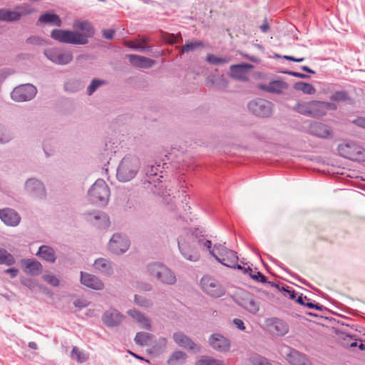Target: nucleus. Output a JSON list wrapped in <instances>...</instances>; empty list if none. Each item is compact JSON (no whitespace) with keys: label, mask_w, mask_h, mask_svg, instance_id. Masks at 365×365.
I'll use <instances>...</instances> for the list:
<instances>
[{"label":"nucleus","mask_w":365,"mask_h":365,"mask_svg":"<svg viewBox=\"0 0 365 365\" xmlns=\"http://www.w3.org/2000/svg\"><path fill=\"white\" fill-rule=\"evenodd\" d=\"M128 352L130 355H132L133 356H134L135 358H136V359H139V360H140V361H146L147 363H150L149 360L145 359L144 357H143V356H140V355H138V354H135V353H134V352H133V351H128Z\"/></svg>","instance_id":"62"},{"label":"nucleus","mask_w":365,"mask_h":365,"mask_svg":"<svg viewBox=\"0 0 365 365\" xmlns=\"http://www.w3.org/2000/svg\"><path fill=\"white\" fill-rule=\"evenodd\" d=\"M248 274H250L251 278H252L255 280H257V281H259V282H266L265 277L262 274L259 272H257L255 274H252V272H248Z\"/></svg>","instance_id":"53"},{"label":"nucleus","mask_w":365,"mask_h":365,"mask_svg":"<svg viewBox=\"0 0 365 365\" xmlns=\"http://www.w3.org/2000/svg\"><path fill=\"white\" fill-rule=\"evenodd\" d=\"M331 99L335 101H344L346 99V93L344 91L336 92L332 95Z\"/></svg>","instance_id":"51"},{"label":"nucleus","mask_w":365,"mask_h":365,"mask_svg":"<svg viewBox=\"0 0 365 365\" xmlns=\"http://www.w3.org/2000/svg\"><path fill=\"white\" fill-rule=\"evenodd\" d=\"M252 68V65L242 63L230 66V76L233 78L247 81L248 71Z\"/></svg>","instance_id":"16"},{"label":"nucleus","mask_w":365,"mask_h":365,"mask_svg":"<svg viewBox=\"0 0 365 365\" xmlns=\"http://www.w3.org/2000/svg\"><path fill=\"white\" fill-rule=\"evenodd\" d=\"M163 39L169 43H175L178 42L177 37L174 34H165Z\"/></svg>","instance_id":"54"},{"label":"nucleus","mask_w":365,"mask_h":365,"mask_svg":"<svg viewBox=\"0 0 365 365\" xmlns=\"http://www.w3.org/2000/svg\"><path fill=\"white\" fill-rule=\"evenodd\" d=\"M334 108L333 104L319 101H298L293 107V110L298 113L312 118L322 117L329 109Z\"/></svg>","instance_id":"2"},{"label":"nucleus","mask_w":365,"mask_h":365,"mask_svg":"<svg viewBox=\"0 0 365 365\" xmlns=\"http://www.w3.org/2000/svg\"><path fill=\"white\" fill-rule=\"evenodd\" d=\"M125 45L129 48H132L134 49H140L142 51H150L151 50V47H149V46L146 47V46H140V44H138V43H136L133 41H125Z\"/></svg>","instance_id":"45"},{"label":"nucleus","mask_w":365,"mask_h":365,"mask_svg":"<svg viewBox=\"0 0 365 365\" xmlns=\"http://www.w3.org/2000/svg\"><path fill=\"white\" fill-rule=\"evenodd\" d=\"M309 133L322 138H329L332 135L331 129L327 125L319 122H314L310 124Z\"/></svg>","instance_id":"15"},{"label":"nucleus","mask_w":365,"mask_h":365,"mask_svg":"<svg viewBox=\"0 0 365 365\" xmlns=\"http://www.w3.org/2000/svg\"><path fill=\"white\" fill-rule=\"evenodd\" d=\"M284 58L291 61H294V62H302L304 60V58H295L292 56H284Z\"/></svg>","instance_id":"59"},{"label":"nucleus","mask_w":365,"mask_h":365,"mask_svg":"<svg viewBox=\"0 0 365 365\" xmlns=\"http://www.w3.org/2000/svg\"><path fill=\"white\" fill-rule=\"evenodd\" d=\"M249 110L255 115L265 118L272 113V103L264 99H257L248 103Z\"/></svg>","instance_id":"10"},{"label":"nucleus","mask_w":365,"mask_h":365,"mask_svg":"<svg viewBox=\"0 0 365 365\" xmlns=\"http://www.w3.org/2000/svg\"><path fill=\"white\" fill-rule=\"evenodd\" d=\"M147 269L150 276L161 284L172 285L177 281L174 272L162 263L151 262L148 264Z\"/></svg>","instance_id":"3"},{"label":"nucleus","mask_w":365,"mask_h":365,"mask_svg":"<svg viewBox=\"0 0 365 365\" xmlns=\"http://www.w3.org/2000/svg\"><path fill=\"white\" fill-rule=\"evenodd\" d=\"M81 282L83 285L93 289L100 290L104 287L102 281L98 277L83 272H81Z\"/></svg>","instance_id":"18"},{"label":"nucleus","mask_w":365,"mask_h":365,"mask_svg":"<svg viewBox=\"0 0 365 365\" xmlns=\"http://www.w3.org/2000/svg\"><path fill=\"white\" fill-rule=\"evenodd\" d=\"M5 272L9 274L12 278H14L18 274V269L15 268H9L6 269Z\"/></svg>","instance_id":"58"},{"label":"nucleus","mask_w":365,"mask_h":365,"mask_svg":"<svg viewBox=\"0 0 365 365\" xmlns=\"http://www.w3.org/2000/svg\"><path fill=\"white\" fill-rule=\"evenodd\" d=\"M338 152L341 156L349 160L365 161V150L355 143L340 144Z\"/></svg>","instance_id":"5"},{"label":"nucleus","mask_w":365,"mask_h":365,"mask_svg":"<svg viewBox=\"0 0 365 365\" xmlns=\"http://www.w3.org/2000/svg\"><path fill=\"white\" fill-rule=\"evenodd\" d=\"M0 218L6 225L16 226L20 222L19 215L11 209L0 210Z\"/></svg>","instance_id":"19"},{"label":"nucleus","mask_w":365,"mask_h":365,"mask_svg":"<svg viewBox=\"0 0 365 365\" xmlns=\"http://www.w3.org/2000/svg\"><path fill=\"white\" fill-rule=\"evenodd\" d=\"M165 345L166 344H155L150 349H148V351L150 354L156 357L164 351Z\"/></svg>","instance_id":"40"},{"label":"nucleus","mask_w":365,"mask_h":365,"mask_svg":"<svg viewBox=\"0 0 365 365\" xmlns=\"http://www.w3.org/2000/svg\"><path fill=\"white\" fill-rule=\"evenodd\" d=\"M200 286L204 292L212 297H220L225 294V289L213 277L206 275L200 280Z\"/></svg>","instance_id":"7"},{"label":"nucleus","mask_w":365,"mask_h":365,"mask_svg":"<svg viewBox=\"0 0 365 365\" xmlns=\"http://www.w3.org/2000/svg\"><path fill=\"white\" fill-rule=\"evenodd\" d=\"M140 168V160L135 157H125L117 170V178L121 182H128L134 178Z\"/></svg>","instance_id":"4"},{"label":"nucleus","mask_w":365,"mask_h":365,"mask_svg":"<svg viewBox=\"0 0 365 365\" xmlns=\"http://www.w3.org/2000/svg\"><path fill=\"white\" fill-rule=\"evenodd\" d=\"M294 88L297 91H302L304 93L309 95L314 94L316 92V89L312 84L304 82L297 83L294 85Z\"/></svg>","instance_id":"35"},{"label":"nucleus","mask_w":365,"mask_h":365,"mask_svg":"<svg viewBox=\"0 0 365 365\" xmlns=\"http://www.w3.org/2000/svg\"><path fill=\"white\" fill-rule=\"evenodd\" d=\"M51 36L55 40L66 43L78 44L84 41L76 31H72L55 29L51 32Z\"/></svg>","instance_id":"9"},{"label":"nucleus","mask_w":365,"mask_h":365,"mask_svg":"<svg viewBox=\"0 0 365 365\" xmlns=\"http://www.w3.org/2000/svg\"><path fill=\"white\" fill-rule=\"evenodd\" d=\"M104 81L94 79L92 81L91 83L88 88V95H91L100 86L103 85Z\"/></svg>","instance_id":"47"},{"label":"nucleus","mask_w":365,"mask_h":365,"mask_svg":"<svg viewBox=\"0 0 365 365\" xmlns=\"http://www.w3.org/2000/svg\"><path fill=\"white\" fill-rule=\"evenodd\" d=\"M93 225L99 228H107L110 225L109 218L104 214H99L94 217Z\"/></svg>","instance_id":"34"},{"label":"nucleus","mask_w":365,"mask_h":365,"mask_svg":"<svg viewBox=\"0 0 365 365\" xmlns=\"http://www.w3.org/2000/svg\"><path fill=\"white\" fill-rule=\"evenodd\" d=\"M173 339L175 342H187L188 341V338L182 332L175 333Z\"/></svg>","instance_id":"52"},{"label":"nucleus","mask_w":365,"mask_h":365,"mask_svg":"<svg viewBox=\"0 0 365 365\" xmlns=\"http://www.w3.org/2000/svg\"><path fill=\"white\" fill-rule=\"evenodd\" d=\"M304 306L309 307V308H311V309H318V310H320L321 309V306L320 305H318V304H314L312 302H305Z\"/></svg>","instance_id":"63"},{"label":"nucleus","mask_w":365,"mask_h":365,"mask_svg":"<svg viewBox=\"0 0 365 365\" xmlns=\"http://www.w3.org/2000/svg\"><path fill=\"white\" fill-rule=\"evenodd\" d=\"M73 27L74 29L81 31L77 32V34L83 38V43H78L79 45L86 44L88 41V38L91 37L94 33V30L91 23L88 21H76L73 23Z\"/></svg>","instance_id":"13"},{"label":"nucleus","mask_w":365,"mask_h":365,"mask_svg":"<svg viewBox=\"0 0 365 365\" xmlns=\"http://www.w3.org/2000/svg\"><path fill=\"white\" fill-rule=\"evenodd\" d=\"M354 122L357 125L362 127V128H365V118H358Z\"/></svg>","instance_id":"61"},{"label":"nucleus","mask_w":365,"mask_h":365,"mask_svg":"<svg viewBox=\"0 0 365 365\" xmlns=\"http://www.w3.org/2000/svg\"><path fill=\"white\" fill-rule=\"evenodd\" d=\"M178 247L182 255L191 261H197L200 257V250L207 248L210 254L222 264L235 268L238 257L237 253L222 244H215L212 248L210 240H206L203 235L198 232H184L178 238Z\"/></svg>","instance_id":"1"},{"label":"nucleus","mask_w":365,"mask_h":365,"mask_svg":"<svg viewBox=\"0 0 365 365\" xmlns=\"http://www.w3.org/2000/svg\"><path fill=\"white\" fill-rule=\"evenodd\" d=\"M37 255L48 262H54L56 256L53 250L48 246L43 245L40 247Z\"/></svg>","instance_id":"29"},{"label":"nucleus","mask_w":365,"mask_h":365,"mask_svg":"<svg viewBox=\"0 0 365 365\" xmlns=\"http://www.w3.org/2000/svg\"><path fill=\"white\" fill-rule=\"evenodd\" d=\"M128 314L137 322L142 328L150 329L151 327L150 320L140 312L133 309L128 312Z\"/></svg>","instance_id":"26"},{"label":"nucleus","mask_w":365,"mask_h":365,"mask_svg":"<svg viewBox=\"0 0 365 365\" xmlns=\"http://www.w3.org/2000/svg\"><path fill=\"white\" fill-rule=\"evenodd\" d=\"M27 347L29 349H26L25 347H22L25 351H23L21 354L25 356L28 358H31L32 356L36 355V353L34 351L31 350H36L38 349L37 344H28Z\"/></svg>","instance_id":"43"},{"label":"nucleus","mask_w":365,"mask_h":365,"mask_svg":"<svg viewBox=\"0 0 365 365\" xmlns=\"http://www.w3.org/2000/svg\"><path fill=\"white\" fill-rule=\"evenodd\" d=\"M204 43L202 41H189L187 42L184 46L181 48V52L182 53H187L192 51H194L195 49L201 47L203 48Z\"/></svg>","instance_id":"38"},{"label":"nucleus","mask_w":365,"mask_h":365,"mask_svg":"<svg viewBox=\"0 0 365 365\" xmlns=\"http://www.w3.org/2000/svg\"><path fill=\"white\" fill-rule=\"evenodd\" d=\"M14 257L6 250L0 248V264L9 266L14 264Z\"/></svg>","instance_id":"36"},{"label":"nucleus","mask_w":365,"mask_h":365,"mask_svg":"<svg viewBox=\"0 0 365 365\" xmlns=\"http://www.w3.org/2000/svg\"><path fill=\"white\" fill-rule=\"evenodd\" d=\"M256 87L260 90L272 93H282L285 89L287 88L286 83L282 81H273L269 83V84L259 83Z\"/></svg>","instance_id":"17"},{"label":"nucleus","mask_w":365,"mask_h":365,"mask_svg":"<svg viewBox=\"0 0 365 365\" xmlns=\"http://www.w3.org/2000/svg\"><path fill=\"white\" fill-rule=\"evenodd\" d=\"M251 362L253 365H272L268 359L260 355L252 356Z\"/></svg>","instance_id":"39"},{"label":"nucleus","mask_w":365,"mask_h":365,"mask_svg":"<svg viewBox=\"0 0 365 365\" xmlns=\"http://www.w3.org/2000/svg\"><path fill=\"white\" fill-rule=\"evenodd\" d=\"M135 302L141 306L145 307H148L151 306L152 303L150 300L146 299L145 297L140 296V295H135Z\"/></svg>","instance_id":"46"},{"label":"nucleus","mask_w":365,"mask_h":365,"mask_svg":"<svg viewBox=\"0 0 365 365\" xmlns=\"http://www.w3.org/2000/svg\"><path fill=\"white\" fill-rule=\"evenodd\" d=\"M184 349L192 351L193 354H196L200 351V346L199 344H178Z\"/></svg>","instance_id":"48"},{"label":"nucleus","mask_w":365,"mask_h":365,"mask_svg":"<svg viewBox=\"0 0 365 365\" xmlns=\"http://www.w3.org/2000/svg\"><path fill=\"white\" fill-rule=\"evenodd\" d=\"M43 279L53 287H57L59 284V280L58 278L51 274H45L43 276Z\"/></svg>","instance_id":"49"},{"label":"nucleus","mask_w":365,"mask_h":365,"mask_svg":"<svg viewBox=\"0 0 365 365\" xmlns=\"http://www.w3.org/2000/svg\"><path fill=\"white\" fill-rule=\"evenodd\" d=\"M272 331L276 334L284 335L288 331V326L283 321L275 319L272 324Z\"/></svg>","instance_id":"30"},{"label":"nucleus","mask_w":365,"mask_h":365,"mask_svg":"<svg viewBox=\"0 0 365 365\" xmlns=\"http://www.w3.org/2000/svg\"><path fill=\"white\" fill-rule=\"evenodd\" d=\"M129 61L131 64L140 68H150L155 64V61L144 56L129 55Z\"/></svg>","instance_id":"25"},{"label":"nucleus","mask_w":365,"mask_h":365,"mask_svg":"<svg viewBox=\"0 0 365 365\" xmlns=\"http://www.w3.org/2000/svg\"><path fill=\"white\" fill-rule=\"evenodd\" d=\"M37 89L31 84H24L16 87L11 92L13 100L18 102L30 101L36 94Z\"/></svg>","instance_id":"8"},{"label":"nucleus","mask_w":365,"mask_h":365,"mask_svg":"<svg viewBox=\"0 0 365 365\" xmlns=\"http://www.w3.org/2000/svg\"><path fill=\"white\" fill-rule=\"evenodd\" d=\"M233 323L239 329H240V330L245 329V324H244V322H242V320H241L240 319H235L233 320Z\"/></svg>","instance_id":"57"},{"label":"nucleus","mask_w":365,"mask_h":365,"mask_svg":"<svg viewBox=\"0 0 365 365\" xmlns=\"http://www.w3.org/2000/svg\"><path fill=\"white\" fill-rule=\"evenodd\" d=\"M128 314L137 322L142 328L150 329L151 327L150 320L140 312L133 309L128 312Z\"/></svg>","instance_id":"27"},{"label":"nucleus","mask_w":365,"mask_h":365,"mask_svg":"<svg viewBox=\"0 0 365 365\" xmlns=\"http://www.w3.org/2000/svg\"><path fill=\"white\" fill-rule=\"evenodd\" d=\"M69 356L71 360L76 361L78 364H83L89 359L90 354L88 351L74 346L72 348Z\"/></svg>","instance_id":"24"},{"label":"nucleus","mask_w":365,"mask_h":365,"mask_svg":"<svg viewBox=\"0 0 365 365\" xmlns=\"http://www.w3.org/2000/svg\"><path fill=\"white\" fill-rule=\"evenodd\" d=\"M115 31L113 29H108L103 31V36L107 39H112L113 38Z\"/></svg>","instance_id":"55"},{"label":"nucleus","mask_w":365,"mask_h":365,"mask_svg":"<svg viewBox=\"0 0 365 365\" xmlns=\"http://www.w3.org/2000/svg\"><path fill=\"white\" fill-rule=\"evenodd\" d=\"M187 355L182 351H175L169 357L167 363L169 365H176L178 363H184Z\"/></svg>","instance_id":"31"},{"label":"nucleus","mask_w":365,"mask_h":365,"mask_svg":"<svg viewBox=\"0 0 365 365\" xmlns=\"http://www.w3.org/2000/svg\"><path fill=\"white\" fill-rule=\"evenodd\" d=\"M216 350L220 351H229L230 349V345L231 344H210Z\"/></svg>","instance_id":"50"},{"label":"nucleus","mask_w":365,"mask_h":365,"mask_svg":"<svg viewBox=\"0 0 365 365\" xmlns=\"http://www.w3.org/2000/svg\"><path fill=\"white\" fill-rule=\"evenodd\" d=\"M128 240L120 235H113L108 245L109 250L114 254L125 252L129 247Z\"/></svg>","instance_id":"12"},{"label":"nucleus","mask_w":365,"mask_h":365,"mask_svg":"<svg viewBox=\"0 0 365 365\" xmlns=\"http://www.w3.org/2000/svg\"><path fill=\"white\" fill-rule=\"evenodd\" d=\"M11 139V136L9 131L0 124V143H6Z\"/></svg>","instance_id":"41"},{"label":"nucleus","mask_w":365,"mask_h":365,"mask_svg":"<svg viewBox=\"0 0 365 365\" xmlns=\"http://www.w3.org/2000/svg\"><path fill=\"white\" fill-rule=\"evenodd\" d=\"M207 61L212 64L226 63L229 61L227 58H218L213 54H208L207 56Z\"/></svg>","instance_id":"42"},{"label":"nucleus","mask_w":365,"mask_h":365,"mask_svg":"<svg viewBox=\"0 0 365 365\" xmlns=\"http://www.w3.org/2000/svg\"><path fill=\"white\" fill-rule=\"evenodd\" d=\"M93 265L96 269L103 273L110 274L111 272V265L110 262L104 258H99L96 259Z\"/></svg>","instance_id":"32"},{"label":"nucleus","mask_w":365,"mask_h":365,"mask_svg":"<svg viewBox=\"0 0 365 365\" xmlns=\"http://www.w3.org/2000/svg\"><path fill=\"white\" fill-rule=\"evenodd\" d=\"M260 29L263 33H266L269 29V25L267 21H265L262 25L260 26Z\"/></svg>","instance_id":"64"},{"label":"nucleus","mask_w":365,"mask_h":365,"mask_svg":"<svg viewBox=\"0 0 365 365\" xmlns=\"http://www.w3.org/2000/svg\"><path fill=\"white\" fill-rule=\"evenodd\" d=\"M287 361L291 365H312L304 354L294 350H291L287 354Z\"/></svg>","instance_id":"23"},{"label":"nucleus","mask_w":365,"mask_h":365,"mask_svg":"<svg viewBox=\"0 0 365 365\" xmlns=\"http://www.w3.org/2000/svg\"><path fill=\"white\" fill-rule=\"evenodd\" d=\"M235 269H240V270H242L245 274H248V272H252V269L251 268H250V267L245 268V267H242L241 265L237 264V263L235 264Z\"/></svg>","instance_id":"60"},{"label":"nucleus","mask_w":365,"mask_h":365,"mask_svg":"<svg viewBox=\"0 0 365 365\" xmlns=\"http://www.w3.org/2000/svg\"><path fill=\"white\" fill-rule=\"evenodd\" d=\"M210 340L211 342H221L224 340V337L220 334H215L211 336Z\"/></svg>","instance_id":"56"},{"label":"nucleus","mask_w":365,"mask_h":365,"mask_svg":"<svg viewBox=\"0 0 365 365\" xmlns=\"http://www.w3.org/2000/svg\"><path fill=\"white\" fill-rule=\"evenodd\" d=\"M21 264L24 265V272L31 275H38L42 271V266L35 259H22Z\"/></svg>","instance_id":"22"},{"label":"nucleus","mask_w":365,"mask_h":365,"mask_svg":"<svg viewBox=\"0 0 365 365\" xmlns=\"http://www.w3.org/2000/svg\"><path fill=\"white\" fill-rule=\"evenodd\" d=\"M241 305L248 312L255 314L259 309V305L257 302L250 295L247 294L246 297L242 299Z\"/></svg>","instance_id":"28"},{"label":"nucleus","mask_w":365,"mask_h":365,"mask_svg":"<svg viewBox=\"0 0 365 365\" xmlns=\"http://www.w3.org/2000/svg\"><path fill=\"white\" fill-rule=\"evenodd\" d=\"M153 339V336L147 332H139L135 337V342H145Z\"/></svg>","instance_id":"44"},{"label":"nucleus","mask_w":365,"mask_h":365,"mask_svg":"<svg viewBox=\"0 0 365 365\" xmlns=\"http://www.w3.org/2000/svg\"><path fill=\"white\" fill-rule=\"evenodd\" d=\"M195 365H225L221 360L213 359L210 356H203L196 361Z\"/></svg>","instance_id":"37"},{"label":"nucleus","mask_w":365,"mask_h":365,"mask_svg":"<svg viewBox=\"0 0 365 365\" xmlns=\"http://www.w3.org/2000/svg\"><path fill=\"white\" fill-rule=\"evenodd\" d=\"M123 317L115 309H109L103 316V322L108 327H114L122 322Z\"/></svg>","instance_id":"21"},{"label":"nucleus","mask_w":365,"mask_h":365,"mask_svg":"<svg viewBox=\"0 0 365 365\" xmlns=\"http://www.w3.org/2000/svg\"><path fill=\"white\" fill-rule=\"evenodd\" d=\"M32 12V10L26 6L18 8V11H9L0 9V20L13 21H16L22 16L27 15Z\"/></svg>","instance_id":"14"},{"label":"nucleus","mask_w":365,"mask_h":365,"mask_svg":"<svg viewBox=\"0 0 365 365\" xmlns=\"http://www.w3.org/2000/svg\"><path fill=\"white\" fill-rule=\"evenodd\" d=\"M26 189L29 193L38 197L45 196V190L43 184L36 179L27 180L26 182Z\"/></svg>","instance_id":"20"},{"label":"nucleus","mask_w":365,"mask_h":365,"mask_svg":"<svg viewBox=\"0 0 365 365\" xmlns=\"http://www.w3.org/2000/svg\"><path fill=\"white\" fill-rule=\"evenodd\" d=\"M38 21L44 24H53L57 26L61 24L60 18L54 14H44L39 17Z\"/></svg>","instance_id":"33"},{"label":"nucleus","mask_w":365,"mask_h":365,"mask_svg":"<svg viewBox=\"0 0 365 365\" xmlns=\"http://www.w3.org/2000/svg\"><path fill=\"white\" fill-rule=\"evenodd\" d=\"M46 57L55 63L67 64L73 59L71 52L61 51L57 48H51L45 51Z\"/></svg>","instance_id":"11"},{"label":"nucleus","mask_w":365,"mask_h":365,"mask_svg":"<svg viewBox=\"0 0 365 365\" xmlns=\"http://www.w3.org/2000/svg\"><path fill=\"white\" fill-rule=\"evenodd\" d=\"M91 200L94 203L106 204L110 195V190L103 180H98L88 192Z\"/></svg>","instance_id":"6"}]
</instances>
